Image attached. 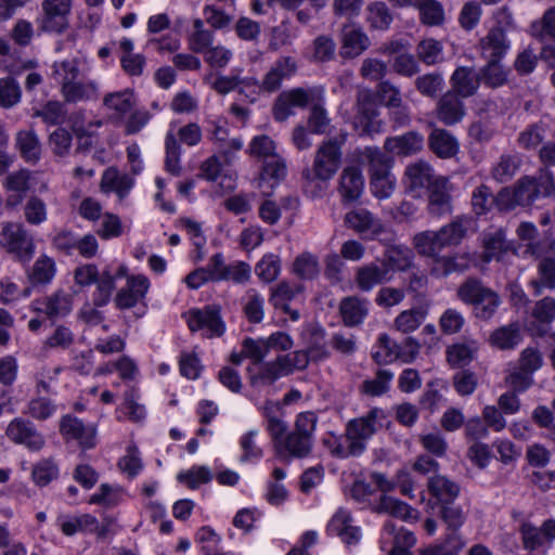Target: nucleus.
<instances>
[{
	"label": "nucleus",
	"instance_id": "6ab92c4d",
	"mask_svg": "<svg viewBox=\"0 0 555 555\" xmlns=\"http://www.w3.org/2000/svg\"><path fill=\"white\" fill-rule=\"evenodd\" d=\"M472 256L469 253H452L441 255L431 261L429 271L437 279L447 278L453 273H464L470 268Z\"/></svg>",
	"mask_w": 555,
	"mask_h": 555
},
{
	"label": "nucleus",
	"instance_id": "9d476101",
	"mask_svg": "<svg viewBox=\"0 0 555 555\" xmlns=\"http://www.w3.org/2000/svg\"><path fill=\"white\" fill-rule=\"evenodd\" d=\"M440 515L452 533L449 535L447 544H440L429 547L425 555H455L463 543L456 534V530L464 524L465 515L459 505L446 503L441 505Z\"/></svg>",
	"mask_w": 555,
	"mask_h": 555
},
{
	"label": "nucleus",
	"instance_id": "c03bdc74",
	"mask_svg": "<svg viewBox=\"0 0 555 555\" xmlns=\"http://www.w3.org/2000/svg\"><path fill=\"white\" fill-rule=\"evenodd\" d=\"M487 61V64L478 70L480 83L491 89H498L506 85L509 70L500 61Z\"/></svg>",
	"mask_w": 555,
	"mask_h": 555
},
{
	"label": "nucleus",
	"instance_id": "774afa93",
	"mask_svg": "<svg viewBox=\"0 0 555 555\" xmlns=\"http://www.w3.org/2000/svg\"><path fill=\"white\" fill-rule=\"evenodd\" d=\"M293 272L304 280H311L319 273V261L317 256L310 253H302L297 256L293 263Z\"/></svg>",
	"mask_w": 555,
	"mask_h": 555
},
{
	"label": "nucleus",
	"instance_id": "2f4dec72",
	"mask_svg": "<svg viewBox=\"0 0 555 555\" xmlns=\"http://www.w3.org/2000/svg\"><path fill=\"white\" fill-rule=\"evenodd\" d=\"M414 260V253L411 248L404 245H395L388 247L383 258L379 259L384 268L388 270L389 276L396 271H405L411 268Z\"/></svg>",
	"mask_w": 555,
	"mask_h": 555
},
{
	"label": "nucleus",
	"instance_id": "0eeeda50",
	"mask_svg": "<svg viewBox=\"0 0 555 555\" xmlns=\"http://www.w3.org/2000/svg\"><path fill=\"white\" fill-rule=\"evenodd\" d=\"M324 89L321 87L294 88L283 91L273 105V117L278 121H285L295 114V108H304L309 104L323 101Z\"/></svg>",
	"mask_w": 555,
	"mask_h": 555
},
{
	"label": "nucleus",
	"instance_id": "473e14b6",
	"mask_svg": "<svg viewBox=\"0 0 555 555\" xmlns=\"http://www.w3.org/2000/svg\"><path fill=\"white\" fill-rule=\"evenodd\" d=\"M435 179L431 166L425 160H417L405 168V185L412 192L429 190Z\"/></svg>",
	"mask_w": 555,
	"mask_h": 555
},
{
	"label": "nucleus",
	"instance_id": "ddd939ff",
	"mask_svg": "<svg viewBox=\"0 0 555 555\" xmlns=\"http://www.w3.org/2000/svg\"><path fill=\"white\" fill-rule=\"evenodd\" d=\"M416 538L412 531L398 528L388 520L384 524L380 533V548L389 555H412L410 548L414 546Z\"/></svg>",
	"mask_w": 555,
	"mask_h": 555
},
{
	"label": "nucleus",
	"instance_id": "5701e85b",
	"mask_svg": "<svg viewBox=\"0 0 555 555\" xmlns=\"http://www.w3.org/2000/svg\"><path fill=\"white\" fill-rule=\"evenodd\" d=\"M450 85L452 92L463 99L470 98L478 92L481 85L478 70L470 66H459L450 77Z\"/></svg>",
	"mask_w": 555,
	"mask_h": 555
},
{
	"label": "nucleus",
	"instance_id": "13d9d810",
	"mask_svg": "<svg viewBox=\"0 0 555 555\" xmlns=\"http://www.w3.org/2000/svg\"><path fill=\"white\" fill-rule=\"evenodd\" d=\"M392 378L393 373L391 371L378 370L374 378L363 382L361 389L369 396L379 397L389 390Z\"/></svg>",
	"mask_w": 555,
	"mask_h": 555
},
{
	"label": "nucleus",
	"instance_id": "393cba45",
	"mask_svg": "<svg viewBox=\"0 0 555 555\" xmlns=\"http://www.w3.org/2000/svg\"><path fill=\"white\" fill-rule=\"evenodd\" d=\"M388 270L384 268L379 259L374 262L361 266L356 271L354 281L362 292H370L376 285L390 281Z\"/></svg>",
	"mask_w": 555,
	"mask_h": 555
},
{
	"label": "nucleus",
	"instance_id": "423d86ee",
	"mask_svg": "<svg viewBox=\"0 0 555 555\" xmlns=\"http://www.w3.org/2000/svg\"><path fill=\"white\" fill-rule=\"evenodd\" d=\"M457 297L472 305L475 317L481 320L491 319L501 305L500 296L476 278H468L459 286Z\"/></svg>",
	"mask_w": 555,
	"mask_h": 555
},
{
	"label": "nucleus",
	"instance_id": "f8f14e48",
	"mask_svg": "<svg viewBox=\"0 0 555 555\" xmlns=\"http://www.w3.org/2000/svg\"><path fill=\"white\" fill-rule=\"evenodd\" d=\"M72 0H43L37 22L46 33L62 34L69 25Z\"/></svg>",
	"mask_w": 555,
	"mask_h": 555
},
{
	"label": "nucleus",
	"instance_id": "bb28decb",
	"mask_svg": "<svg viewBox=\"0 0 555 555\" xmlns=\"http://www.w3.org/2000/svg\"><path fill=\"white\" fill-rule=\"evenodd\" d=\"M364 190V179L362 172L357 167H347L343 170L339 178L338 192L344 203H353L358 201Z\"/></svg>",
	"mask_w": 555,
	"mask_h": 555
},
{
	"label": "nucleus",
	"instance_id": "b1692460",
	"mask_svg": "<svg viewBox=\"0 0 555 555\" xmlns=\"http://www.w3.org/2000/svg\"><path fill=\"white\" fill-rule=\"evenodd\" d=\"M462 96L452 91L446 92L437 103V117L447 126L460 122L465 116V105Z\"/></svg>",
	"mask_w": 555,
	"mask_h": 555
},
{
	"label": "nucleus",
	"instance_id": "09e8293b",
	"mask_svg": "<svg viewBox=\"0 0 555 555\" xmlns=\"http://www.w3.org/2000/svg\"><path fill=\"white\" fill-rule=\"evenodd\" d=\"M56 268L52 258L47 256L39 257L28 273V280L31 285H47L55 276Z\"/></svg>",
	"mask_w": 555,
	"mask_h": 555
},
{
	"label": "nucleus",
	"instance_id": "680f3d73",
	"mask_svg": "<svg viewBox=\"0 0 555 555\" xmlns=\"http://www.w3.org/2000/svg\"><path fill=\"white\" fill-rule=\"evenodd\" d=\"M425 312L421 309L404 310L393 321L398 332L408 334L417 330L425 320Z\"/></svg>",
	"mask_w": 555,
	"mask_h": 555
},
{
	"label": "nucleus",
	"instance_id": "0e129e2a",
	"mask_svg": "<svg viewBox=\"0 0 555 555\" xmlns=\"http://www.w3.org/2000/svg\"><path fill=\"white\" fill-rule=\"evenodd\" d=\"M281 271V261L276 255H264L255 266L257 276L264 283L276 280Z\"/></svg>",
	"mask_w": 555,
	"mask_h": 555
},
{
	"label": "nucleus",
	"instance_id": "cd10ccee",
	"mask_svg": "<svg viewBox=\"0 0 555 555\" xmlns=\"http://www.w3.org/2000/svg\"><path fill=\"white\" fill-rule=\"evenodd\" d=\"M134 185V180L127 173L119 172L115 167L104 170L100 188L103 193H115L121 201L128 196Z\"/></svg>",
	"mask_w": 555,
	"mask_h": 555
},
{
	"label": "nucleus",
	"instance_id": "ea45409f",
	"mask_svg": "<svg viewBox=\"0 0 555 555\" xmlns=\"http://www.w3.org/2000/svg\"><path fill=\"white\" fill-rule=\"evenodd\" d=\"M430 150L440 158H451L459 152V142L449 131L436 128L428 138Z\"/></svg>",
	"mask_w": 555,
	"mask_h": 555
},
{
	"label": "nucleus",
	"instance_id": "f03ea898",
	"mask_svg": "<svg viewBox=\"0 0 555 555\" xmlns=\"http://www.w3.org/2000/svg\"><path fill=\"white\" fill-rule=\"evenodd\" d=\"M346 141V133L324 140L314 152L312 165L302 170L304 189L313 197L324 192L340 168Z\"/></svg>",
	"mask_w": 555,
	"mask_h": 555
},
{
	"label": "nucleus",
	"instance_id": "e433bc0d",
	"mask_svg": "<svg viewBox=\"0 0 555 555\" xmlns=\"http://www.w3.org/2000/svg\"><path fill=\"white\" fill-rule=\"evenodd\" d=\"M428 492L438 503H452L460 493L457 483L443 475H434L427 481Z\"/></svg>",
	"mask_w": 555,
	"mask_h": 555
},
{
	"label": "nucleus",
	"instance_id": "f704fd0d",
	"mask_svg": "<svg viewBox=\"0 0 555 555\" xmlns=\"http://www.w3.org/2000/svg\"><path fill=\"white\" fill-rule=\"evenodd\" d=\"M472 223L473 220L470 217L461 215L454 217L449 223L442 225L439 231L447 248L461 245L467 237Z\"/></svg>",
	"mask_w": 555,
	"mask_h": 555
},
{
	"label": "nucleus",
	"instance_id": "c9c22d12",
	"mask_svg": "<svg viewBox=\"0 0 555 555\" xmlns=\"http://www.w3.org/2000/svg\"><path fill=\"white\" fill-rule=\"evenodd\" d=\"M120 55V66L129 76H141L143 74L146 60L143 54L133 53L134 43L130 38H121L118 42Z\"/></svg>",
	"mask_w": 555,
	"mask_h": 555
},
{
	"label": "nucleus",
	"instance_id": "a211bd4d",
	"mask_svg": "<svg viewBox=\"0 0 555 555\" xmlns=\"http://www.w3.org/2000/svg\"><path fill=\"white\" fill-rule=\"evenodd\" d=\"M483 262L492 260L501 261L504 255L512 248V243L506 237V230L503 228L489 229L481 235Z\"/></svg>",
	"mask_w": 555,
	"mask_h": 555
},
{
	"label": "nucleus",
	"instance_id": "1a4fd4ad",
	"mask_svg": "<svg viewBox=\"0 0 555 555\" xmlns=\"http://www.w3.org/2000/svg\"><path fill=\"white\" fill-rule=\"evenodd\" d=\"M5 437L16 446L29 452H40L46 446V438L37 426L28 418L14 417L5 428Z\"/></svg>",
	"mask_w": 555,
	"mask_h": 555
},
{
	"label": "nucleus",
	"instance_id": "9b49d317",
	"mask_svg": "<svg viewBox=\"0 0 555 555\" xmlns=\"http://www.w3.org/2000/svg\"><path fill=\"white\" fill-rule=\"evenodd\" d=\"M0 247L16 255L21 261H28L34 254L33 240L23 224L15 222L0 223Z\"/></svg>",
	"mask_w": 555,
	"mask_h": 555
},
{
	"label": "nucleus",
	"instance_id": "3c124183",
	"mask_svg": "<svg viewBox=\"0 0 555 555\" xmlns=\"http://www.w3.org/2000/svg\"><path fill=\"white\" fill-rule=\"evenodd\" d=\"M477 350L476 341L454 344L447 349L448 362L454 367H463L473 361Z\"/></svg>",
	"mask_w": 555,
	"mask_h": 555
},
{
	"label": "nucleus",
	"instance_id": "6e6552de",
	"mask_svg": "<svg viewBox=\"0 0 555 555\" xmlns=\"http://www.w3.org/2000/svg\"><path fill=\"white\" fill-rule=\"evenodd\" d=\"M186 322L192 332L203 331L207 338L221 337L225 332L221 307L216 304L190 310Z\"/></svg>",
	"mask_w": 555,
	"mask_h": 555
},
{
	"label": "nucleus",
	"instance_id": "69168bd1",
	"mask_svg": "<svg viewBox=\"0 0 555 555\" xmlns=\"http://www.w3.org/2000/svg\"><path fill=\"white\" fill-rule=\"evenodd\" d=\"M193 33L190 36V49L195 53H202L211 46L214 41V34L204 27V22L196 18L193 22Z\"/></svg>",
	"mask_w": 555,
	"mask_h": 555
},
{
	"label": "nucleus",
	"instance_id": "20e7f679",
	"mask_svg": "<svg viewBox=\"0 0 555 555\" xmlns=\"http://www.w3.org/2000/svg\"><path fill=\"white\" fill-rule=\"evenodd\" d=\"M358 156L363 163H367L372 194L377 198H388L396 186V178L390 168L392 159L377 146H366L358 150Z\"/></svg>",
	"mask_w": 555,
	"mask_h": 555
},
{
	"label": "nucleus",
	"instance_id": "7c9ffc66",
	"mask_svg": "<svg viewBox=\"0 0 555 555\" xmlns=\"http://www.w3.org/2000/svg\"><path fill=\"white\" fill-rule=\"evenodd\" d=\"M371 44L367 35L361 28L345 27L341 34L340 55L354 59L362 54Z\"/></svg>",
	"mask_w": 555,
	"mask_h": 555
},
{
	"label": "nucleus",
	"instance_id": "412c9836",
	"mask_svg": "<svg viewBox=\"0 0 555 555\" xmlns=\"http://www.w3.org/2000/svg\"><path fill=\"white\" fill-rule=\"evenodd\" d=\"M370 301L359 296H348L339 302V313L344 325L356 327L361 325L370 312Z\"/></svg>",
	"mask_w": 555,
	"mask_h": 555
},
{
	"label": "nucleus",
	"instance_id": "338daca9",
	"mask_svg": "<svg viewBox=\"0 0 555 555\" xmlns=\"http://www.w3.org/2000/svg\"><path fill=\"white\" fill-rule=\"evenodd\" d=\"M442 44L433 38L422 40L416 47V54L420 61L426 65H435L441 60Z\"/></svg>",
	"mask_w": 555,
	"mask_h": 555
},
{
	"label": "nucleus",
	"instance_id": "c756f323",
	"mask_svg": "<svg viewBox=\"0 0 555 555\" xmlns=\"http://www.w3.org/2000/svg\"><path fill=\"white\" fill-rule=\"evenodd\" d=\"M428 210L431 215L440 217L451 211V195L449 180L437 177L429 189Z\"/></svg>",
	"mask_w": 555,
	"mask_h": 555
},
{
	"label": "nucleus",
	"instance_id": "603ef678",
	"mask_svg": "<svg viewBox=\"0 0 555 555\" xmlns=\"http://www.w3.org/2000/svg\"><path fill=\"white\" fill-rule=\"evenodd\" d=\"M520 340L521 334L517 324L502 326L490 336L491 345L502 350L515 348Z\"/></svg>",
	"mask_w": 555,
	"mask_h": 555
},
{
	"label": "nucleus",
	"instance_id": "bf43d9fd",
	"mask_svg": "<svg viewBox=\"0 0 555 555\" xmlns=\"http://www.w3.org/2000/svg\"><path fill=\"white\" fill-rule=\"evenodd\" d=\"M165 149H166V157H165V168L172 176H179L181 172L180 167V155H181V146L178 142L176 135L169 131L166 134L165 139Z\"/></svg>",
	"mask_w": 555,
	"mask_h": 555
},
{
	"label": "nucleus",
	"instance_id": "4468645a",
	"mask_svg": "<svg viewBox=\"0 0 555 555\" xmlns=\"http://www.w3.org/2000/svg\"><path fill=\"white\" fill-rule=\"evenodd\" d=\"M60 433L66 440H75L79 447L88 450L96 446V426L83 423L75 415L66 414L60 421Z\"/></svg>",
	"mask_w": 555,
	"mask_h": 555
},
{
	"label": "nucleus",
	"instance_id": "37998d69",
	"mask_svg": "<svg viewBox=\"0 0 555 555\" xmlns=\"http://www.w3.org/2000/svg\"><path fill=\"white\" fill-rule=\"evenodd\" d=\"M513 190L520 206L532 204L539 197L545 196L542 192L544 190L543 173L541 172L538 180L528 177L522 178Z\"/></svg>",
	"mask_w": 555,
	"mask_h": 555
},
{
	"label": "nucleus",
	"instance_id": "dca6fc26",
	"mask_svg": "<svg viewBox=\"0 0 555 555\" xmlns=\"http://www.w3.org/2000/svg\"><path fill=\"white\" fill-rule=\"evenodd\" d=\"M353 124L360 135L373 137L382 132L383 124L378 119V109L371 94L359 95Z\"/></svg>",
	"mask_w": 555,
	"mask_h": 555
},
{
	"label": "nucleus",
	"instance_id": "6e6d98bb",
	"mask_svg": "<svg viewBox=\"0 0 555 555\" xmlns=\"http://www.w3.org/2000/svg\"><path fill=\"white\" fill-rule=\"evenodd\" d=\"M60 469L56 462L49 457L37 462L31 472L34 482L39 487H46L59 477Z\"/></svg>",
	"mask_w": 555,
	"mask_h": 555
},
{
	"label": "nucleus",
	"instance_id": "8fccbe9b",
	"mask_svg": "<svg viewBox=\"0 0 555 555\" xmlns=\"http://www.w3.org/2000/svg\"><path fill=\"white\" fill-rule=\"evenodd\" d=\"M243 312L248 322L257 324L264 317V298L255 288H249L243 298Z\"/></svg>",
	"mask_w": 555,
	"mask_h": 555
},
{
	"label": "nucleus",
	"instance_id": "f3484780",
	"mask_svg": "<svg viewBox=\"0 0 555 555\" xmlns=\"http://www.w3.org/2000/svg\"><path fill=\"white\" fill-rule=\"evenodd\" d=\"M150 288V281L144 275H130L127 278V284L120 288L115 296V306L120 310L135 307L142 302Z\"/></svg>",
	"mask_w": 555,
	"mask_h": 555
},
{
	"label": "nucleus",
	"instance_id": "2eb2a0df",
	"mask_svg": "<svg viewBox=\"0 0 555 555\" xmlns=\"http://www.w3.org/2000/svg\"><path fill=\"white\" fill-rule=\"evenodd\" d=\"M297 62L294 57L283 55L278 57L271 65L270 69L263 76L262 80H258L259 92L273 93L281 89L284 80L291 79L297 72Z\"/></svg>",
	"mask_w": 555,
	"mask_h": 555
},
{
	"label": "nucleus",
	"instance_id": "4be33fe9",
	"mask_svg": "<svg viewBox=\"0 0 555 555\" xmlns=\"http://www.w3.org/2000/svg\"><path fill=\"white\" fill-rule=\"evenodd\" d=\"M257 366L258 367H247L249 383L254 387L272 385L281 377L288 375L285 369L286 366H284L280 357L273 361L264 362Z\"/></svg>",
	"mask_w": 555,
	"mask_h": 555
},
{
	"label": "nucleus",
	"instance_id": "4c0bfd02",
	"mask_svg": "<svg viewBox=\"0 0 555 555\" xmlns=\"http://www.w3.org/2000/svg\"><path fill=\"white\" fill-rule=\"evenodd\" d=\"M15 146L26 163L36 164L41 158V142L34 130H20L16 133Z\"/></svg>",
	"mask_w": 555,
	"mask_h": 555
},
{
	"label": "nucleus",
	"instance_id": "49530a36",
	"mask_svg": "<svg viewBox=\"0 0 555 555\" xmlns=\"http://www.w3.org/2000/svg\"><path fill=\"white\" fill-rule=\"evenodd\" d=\"M38 310L50 318L65 317L72 310V296L64 292H56L39 302Z\"/></svg>",
	"mask_w": 555,
	"mask_h": 555
},
{
	"label": "nucleus",
	"instance_id": "c85d7f7f",
	"mask_svg": "<svg viewBox=\"0 0 555 555\" xmlns=\"http://www.w3.org/2000/svg\"><path fill=\"white\" fill-rule=\"evenodd\" d=\"M413 246L421 256L430 258L431 261L441 256V251L447 248L439 229L416 233L413 236Z\"/></svg>",
	"mask_w": 555,
	"mask_h": 555
},
{
	"label": "nucleus",
	"instance_id": "e2e57ef3",
	"mask_svg": "<svg viewBox=\"0 0 555 555\" xmlns=\"http://www.w3.org/2000/svg\"><path fill=\"white\" fill-rule=\"evenodd\" d=\"M519 159L516 155L503 154L499 162L492 167L491 173L498 182H507L516 173Z\"/></svg>",
	"mask_w": 555,
	"mask_h": 555
},
{
	"label": "nucleus",
	"instance_id": "aec40b11",
	"mask_svg": "<svg viewBox=\"0 0 555 555\" xmlns=\"http://www.w3.org/2000/svg\"><path fill=\"white\" fill-rule=\"evenodd\" d=\"M327 533L336 535L347 545L357 544L361 539V530L352 525V517L349 511L339 508L331 518L327 525Z\"/></svg>",
	"mask_w": 555,
	"mask_h": 555
},
{
	"label": "nucleus",
	"instance_id": "72a5a7b5",
	"mask_svg": "<svg viewBox=\"0 0 555 555\" xmlns=\"http://www.w3.org/2000/svg\"><path fill=\"white\" fill-rule=\"evenodd\" d=\"M378 514H388L404 521H415L418 512L409 504L387 494H383L373 507Z\"/></svg>",
	"mask_w": 555,
	"mask_h": 555
},
{
	"label": "nucleus",
	"instance_id": "052dcab7",
	"mask_svg": "<svg viewBox=\"0 0 555 555\" xmlns=\"http://www.w3.org/2000/svg\"><path fill=\"white\" fill-rule=\"evenodd\" d=\"M444 86V78L441 73H428L415 79L416 90L424 96L436 98Z\"/></svg>",
	"mask_w": 555,
	"mask_h": 555
},
{
	"label": "nucleus",
	"instance_id": "a19ab883",
	"mask_svg": "<svg viewBox=\"0 0 555 555\" xmlns=\"http://www.w3.org/2000/svg\"><path fill=\"white\" fill-rule=\"evenodd\" d=\"M345 223L358 233L371 232L378 234L382 232V224L371 211L365 208L353 209L346 214Z\"/></svg>",
	"mask_w": 555,
	"mask_h": 555
},
{
	"label": "nucleus",
	"instance_id": "7ed1b4c3",
	"mask_svg": "<svg viewBox=\"0 0 555 555\" xmlns=\"http://www.w3.org/2000/svg\"><path fill=\"white\" fill-rule=\"evenodd\" d=\"M52 75L61 87V94L65 103H85L99 98V83L96 80L86 77L78 59L54 62Z\"/></svg>",
	"mask_w": 555,
	"mask_h": 555
},
{
	"label": "nucleus",
	"instance_id": "5fc2aeb1",
	"mask_svg": "<svg viewBox=\"0 0 555 555\" xmlns=\"http://www.w3.org/2000/svg\"><path fill=\"white\" fill-rule=\"evenodd\" d=\"M416 8L424 25L439 26L444 22V9L439 1L421 0Z\"/></svg>",
	"mask_w": 555,
	"mask_h": 555
},
{
	"label": "nucleus",
	"instance_id": "f257e3e1",
	"mask_svg": "<svg viewBox=\"0 0 555 555\" xmlns=\"http://www.w3.org/2000/svg\"><path fill=\"white\" fill-rule=\"evenodd\" d=\"M384 417L385 413L382 409L373 408L366 414L349 420L341 435L328 433L322 439V443L333 457L339 460L360 457L367 450L369 441L377 433L380 426L378 421Z\"/></svg>",
	"mask_w": 555,
	"mask_h": 555
},
{
	"label": "nucleus",
	"instance_id": "a18cd8bd",
	"mask_svg": "<svg viewBox=\"0 0 555 555\" xmlns=\"http://www.w3.org/2000/svg\"><path fill=\"white\" fill-rule=\"evenodd\" d=\"M533 296H541L544 289H555V259L546 257L538 266V278L530 282Z\"/></svg>",
	"mask_w": 555,
	"mask_h": 555
},
{
	"label": "nucleus",
	"instance_id": "864d4df0",
	"mask_svg": "<svg viewBox=\"0 0 555 555\" xmlns=\"http://www.w3.org/2000/svg\"><path fill=\"white\" fill-rule=\"evenodd\" d=\"M56 410L57 405L53 400L38 395V397L27 402L24 413L36 421L42 422L52 417L56 413Z\"/></svg>",
	"mask_w": 555,
	"mask_h": 555
},
{
	"label": "nucleus",
	"instance_id": "de8ad7c7",
	"mask_svg": "<svg viewBox=\"0 0 555 555\" xmlns=\"http://www.w3.org/2000/svg\"><path fill=\"white\" fill-rule=\"evenodd\" d=\"M257 85L258 79L254 77L241 78L238 75H219L211 85V88L219 94H228L234 90L245 92L246 89Z\"/></svg>",
	"mask_w": 555,
	"mask_h": 555
},
{
	"label": "nucleus",
	"instance_id": "39448f33",
	"mask_svg": "<svg viewBox=\"0 0 555 555\" xmlns=\"http://www.w3.org/2000/svg\"><path fill=\"white\" fill-rule=\"evenodd\" d=\"M318 416L314 412L299 413L294 429L280 442L276 453L281 457L304 459L310 455L313 447Z\"/></svg>",
	"mask_w": 555,
	"mask_h": 555
},
{
	"label": "nucleus",
	"instance_id": "79ce46f5",
	"mask_svg": "<svg viewBox=\"0 0 555 555\" xmlns=\"http://www.w3.org/2000/svg\"><path fill=\"white\" fill-rule=\"evenodd\" d=\"M137 100L130 89L107 93L103 99V105L114 112L118 118H124L135 106Z\"/></svg>",
	"mask_w": 555,
	"mask_h": 555
},
{
	"label": "nucleus",
	"instance_id": "58836bf2",
	"mask_svg": "<svg viewBox=\"0 0 555 555\" xmlns=\"http://www.w3.org/2000/svg\"><path fill=\"white\" fill-rule=\"evenodd\" d=\"M424 138L422 134L410 131L402 135L388 138L384 147L387 152L397 155H410L422 150Z\"/></svg>",
	"mask_w": 555,
	"mask_h": 555
},
{
	"label": "nucleus",
	"instance_id": "a878e982",
	"mask_svg": "<svg viewBox=\"0 0 555 555\" xmlns=\"http://www.w3.org/2000/svg\"><path fill=\"white\" fill-rule=\"evenodd\" d=\"M480 52L486 60L501 61L509 50V41L503 28H491L479 42Z\"/></svg>",
	"mask_w": 555,
	"mask_h": 555
},
{
	"label": "nucleus",
	"instance_id": "4d7b16f0",
	"mask_svg": "<svg viewBox=\"0 0 555 555\" xmlns=\"http://www.w3.org/2000/svg\"><path fill=\"white\" fill-rule=\"evenodd\" d=\"M366 21L370 27L377 30H386L392 22V15L384 2H373L367 9Z\"/></svg>",
	"mask_w": 555,
	"mask_h": 555
}]
</instances>
